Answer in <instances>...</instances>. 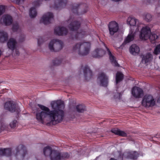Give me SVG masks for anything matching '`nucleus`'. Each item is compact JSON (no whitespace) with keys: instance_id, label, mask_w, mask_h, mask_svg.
<instances>
[{"instance_id":"obj_3","label":"nucleus","mask_w":160,"mask_h":160,"mask_svg":"<svg viewBox=\"0 0 160 160\" xmlns=\"http://www.w3.org/2000/svg\"><path fill=\"white\" fill-rule=\"evenodd\" d=\"M91 43L89 42H84L77 43L73 48L74 52H78L79 55L81 56L87 55L89 52Z\"/></svg>"},{"instance_id":"obj_20","label":"nucleus","mask_w":160,"mask_h":160,"mask_svg":"<svg viewBox=\"0 0 160 160\" xmlns=\"http://www.w3.org/2000/svg\"><path fill=\"white\" fill-rule=\"evenodd\" d=\"M104 45L107 49V51L109 56L110 60L112 64L115 66L119 67V65L117 62L115 58L112 54L109 49L107 47L105 43H104Z\"/></svg>"},{"instance_id":"obj_53","label":"nucleus","mask_w":160,"mask_h":160,"mask_svg":"<svg viewBox=\"0 0 160 160\" xmlns=\"http://www.w3.org/2000/svg\"><path fill=\"white\" fill-rule=\"evenodd\" d=\"M24 1V0H22V1Z\"/></svg>"},{"instance_id":"obj_27","label":"nucleus","mask_w":160,"mask_h":160,"mask_svg":"<svg viewBox=\"0 0 160 160\" xmlns=\"http://www.w3.org/2000/svg\"><path fill=\"white\" fill-rule=\"evenodd\" d=\"M8 39V33L4 31H0V42H4L7 41Z\"/></svg>"},{"instance_id":"obj_14","label":"nucleus","mask_w":160,"mask_h":160,"mask_svg":"<svg viewBox=\"0 0 160 160\" xmlns=\"http://www.w3.org/2000/svg\"><path fill=\"white\" fill-rule=\"evenodd\" d=\"M132 96L136 98H139L143 94V91L142 89L137 87H133L132 89Z\"/></svg>"},{"instance_id":"obj_46","label":"nucleus","mask_w":160,"mask_h":160,"mask_svg":"<svg viewBox=\"0 0 160 160\" xmlns=\"http://www.w3.org/2000/svg\"><path fill=\"white\" fill-rule=\"evenodd\" d=\"M116 94L118 95V96L117 97H116L115 95L114 96V98H118L120 99V97L121 96V94L120 93L117 92Z\"/></svg>"},{"instance_id":"obj_40","label":"nucleus","mask_w":160,"mask_h":160,"mask_svg":"<svg viewBox=\"0 0 160 160\" xmlns=\"http://www.w3.org/2000/svg\"><path fill=\"white\" fill-rule=\"evenodd\" d=\"M118 135L126 137L127 136V134L124 132L119 130Z\"/></svg>"},{"instance_id":"obj_19","label":"nucleus","mask_w":160,"mask_h":160,"mask_svg":"<svg viewBox=\"0 0 160 160\" xmlns=\"http://www.w3.org/2000/svg\"><path fill=\"white\" fill-rule=\"evenodd\" d=\"M105 54V51L102 48H98L95 49L92 53V57L95 58H100Z\"/></svg>"},{"instance_id":"obj_7","label":"nucleus","mask_w":160,"mask_h":160,"mask_svg":"<svg viewBox=\"0 0 160 160\" xmlns=\"http://www.w3.org/2000/svg\"><path fill=\"white\" fill-rule=\"evenodd\" d=\"M4 109L12 112H16L18 113L20 112V108L13 101H8L5 103Z\"/></svg>"},{"instance_id":"obj_51","label":"nucleus","mask_w":160,"mask_h":160,"mask_svg":"<svg viewBox=\"0 0 160 160\" xmlns=\"http://www.w3.org/2000/svg\"><path fill=\"white\" fill-rule=\"evenodd\" d=\"M71 21V17H70V19L68 20V21Z\"/></svg>"},{"instance_id":"obj_29","label":"nucleus","mask_w":160,"mask_h":160,"mask_svg":"<svg viewBox=\"0 0 160 160\" xmlns=\"http://www.w3.org/2000/svg\"><path fill=\"white\" fill-rule=\"evenodd\" d=\"M138 157V153L136 151L128 153L127 158L132 159H136Z\"/></svg>"},{"instance_id":"obj_25","label":"nucleus","mask_w":160,"mask_h":160,"mask_svg":"<svg viewBox=\"0 0 160 160\" xmlns=\"http://www.w3.org/2000/svg\"><path fill=\"white\" fill-rule=\"evenodd\" d=\"M152 58V55L149 53H148L142 56V62L143 63L146 64L150 62Z\"/></svg>"},{"instance_id":"obj_37","label":"nucleus","mask_w":160,"mask_h":160,"mask_svg":"<svg viewBox=\"0 0 160 160\" xmlns=\"http://www.w3.org/2000/svg\"><path fill=\"white\" fill-rule=\"evenodd\" d=\"M43 0H37L36 1H35L32 3V5L35 7L39 6L41 2Z\"/></svg>"},{"instance_id":"obj_12","label":"nucleus","mask_w":160,"mask_h":160,"mask_svg":"<svg viewBox=\"0 0 160 160\" xmlns=\"http://www.w3.org/2000/svg\"><path fill=\"white\" fill-rule=\"evenodd\" d=\"M13 22L12 17L10 15L8 14L3 15L1 19V22L2 24H4L6 26H9L11 25Z\"/></svg>"},{"instance_id":"obj_26","label":"nucleus","mask_w":160,"mask_h":160,"mask_svg":"<svg viewBox=\"0 0 160 160\" xmlns=\"http://www.w3.org/2000/svg\"><path fill=\"white\" fill-rule=\"evenodd\" d=\"M12 154L11 149V148H4L0 149V156H6L7 157H9L11 156Z\"/></svg>"},{"instance_id":"obj_36","label":"nucleus","mask_w":160,"mask_h":160,"mask_svg":"<svg viewBox=\"0 0 160 160\" xmlns=\"http://www.w3.org/2000/svg\"><path fill=\"white\" fill-rule=\"evenodd\" d=\"M62 62V61L61 60H58L57 59H56L55 60L53 61L52 62L53 65L58 66Z\"/></svg>"},{"instance_id":"obj_23","label":"nucleus","mask_w":160,"mask_h":160,"mask_svg":"<svg viewBox=\"0 0 160 160\" xmlns=\"http://www.w3.org/2000/svg\"><path fill=\"white\" fill-rule=\"evenodd\" d=\"M130 53L134 55H138L140 51L139 47L136 44H132L130 47Z\"/></svg>"},{"instance_id":"obj_24","label":"nucleus","mask_w":160,"mask_h":160,"mask_svg":"<svg viewBox=\"0 0 160 160\" xmlns=\"http://www.w3.org/2000/svg\"><path fill=\"white\" fill-rule=\"evenodd\" d=\"M56 150H52V148L50 146H48L45 147L43 149V153L45 156H50L51 160V157L52 155L53 152Z\"/></svg>"},{"instance_id":"obj_10","label":"nucleus","mask_w":160,"mask_h":160,"mask_svg":"<svg viewBox=\"0 0 160 160\" xmlns=\"http://www.w3.org/2000/svg\"><path fill=\"white\" fill-rule=\"evenodd\" d=\"M53 18V13L51 12H48L43 15L41 19L40 22H42L45 25L51 23L52 19Z\"/></svg>"},{"instance_id":"obj_4","label":"nucleus","mask_w":160,"mask_h":160,"mask_svg":"<svg viewBox=\"0 0 160 160\" xmlns=\"http://www.w3.org/2000/svg\"><path fill=\"white\" fill-rule=\"evenodd\" d=\"M141 103L144 107L152 108L155 105L156 100L152 95L146 94L143 98Z\"/></svg>"},{"instance_id":"obj_33","label":"nucleus","mask_w":160,"mask_h":160,"mask_svg":"<svg viewBox=\"0 0 160 160\" xmlns=\"http://www.w3.org/2000/svg\"><path fill=\"white\" fill-rule=\"evenodd\" d=\"M12 30L14 32H17L18 30H20L18 23V22L14 23L13 24L12 27Z\"/></svg>"},{"instance_id":"obj_15","label":"nucleus","mask_w":160,"mask_h":160,"mask_svg":"<svg viewBox=\"0 0 160 160\" xmlns=\"http://www.w3.org/2000/svg\"><path fill=\"white\" fill-rule=\"evenodd\" d=\"M54 31L55 33L59 36L66 35L68 32V29L64 27H56Z\"/></svg>"},{"instance_id":"obj_18","label":"nucleus","mask_w":160,"mask_h":160,"mask_svg":"<svg viewBox=\"0 0 160 160\" xmlns=\"http://www.w3.org/2000/svg\"><path fill=\"white\" fill-rule=\"evenodd\" d=\"M81 23L77 21H72L69 24L68 27L72 31H77L80 27Z\"/></svg>"},{"instance_id":"obj_9","label":"nucleus","mask_w":160,"mask_h":160,"mask_svg":"<svg viewBox=\"0 0 160 160\" xmlns=\"http://www.w3.org/2000/svg\"><path fill=\"white\" fill-rule=\"evenodd\" d=\"M98 79L100 82V85L104 87H107L108 84V77L104 72H101L99 74Z\"/></svg>"},{"instance_id":"obj_34","label":"nucleus","mask_w":160,"mask_h":160,"mask_svg":"<svg viewBox=\"0 0 160 160\" xmlns=\"http://www.w3.org/2000/svg\"><path fill=\"white\" fill-rule=\"evenodd\" d=\"M79 6V5L78 4H76L75 5H73L72 8V12L77 15H78V8Z\"/></svg>"},{"instance_id":"obj_5","label":"nucleus","mask_w":160,"mask_h":160,"mask_svg":"<svg viewBox=\"0 0 160 160\" xmlns=\"http://www.w3.org/2000/svg\"><path fill=\"white\" fill-rule=\"evenodd\" d=\"M63 43L58 39H53L50 42L48 47L49 49L52 52H58L63 48Z\"/></svg>"},{"instance_id":"obj_21","label":"nucleus","mask_w":160,"mask_h":160,"mask_svg":"<svg viewBox=\"0 0 160 160\" xmlns=\"http://www.w3.org/2000/svg\"><path fill=\"white\" fill-rule=\"evenodd\" d=\"M86 35V32L82 31L80 32H76L75 34L73 33L70 36V39L72 40L80 39L85 37Z\"/></svg>"},{"instance_id":"obj_52","label":"nucleus","mask_w":160,"mask_h":160,"mask_svg":"<svg viewBox=\"0 0 160 160\" xmlns=\"http://www.w3.org/2000/svg\"><path fill=\"white\" fill-rule=\"evenodd\" d=\"M159 58L160 59V56L159 57Z\"/></svg>"},{"instance_id":"obj_28","label":"nucleus","mask_w":160,"mask_h":160,"mask_svg":"<svg viewBox=\"0 0 160 160\" xmlns=\"http://www.w3.org/2000/svg\"><path fill=\"white\" fill-rule=\"evenodd\" d=\"M124 78V75L121 72H118L116 75V84H118L122 81Z\"/></svg>"},{"instance_id":"obj_48","label":"nucleus","mask_w":160,"mask_h":160,"mask_svg":"<svg viewBox=\"0 0 160 160\" xmlns=\"http://www.w3.org/2000/svg\"><path fill=\"white\" fill-rule=\"evenodd\" d=\"M157 102L158 103H160V97L158 98Z\"/></svg>"},{"instance_id":"obj_32","label":"nucleus","mask_w":160,"mask_h":160,"mask_svg":"<svg viewBox=\"0 0 160 160\" xmlns=\"http://www.w3.org/2000/svg\"><path fill=\"white\" fill-rule=\"evenodd\" d=\"M29 14L31 18H34L36 16L37 12L35 8L33 7L30 8Z\"/></svg>"},{"instance_id":"obj_49","label":"nucleus","mask_w":160,"mask_h":160,"mask_svg":"<svg viewBox=\"0 0 160 160\" xmlns=\"http://www.w3.org/2000/svg\"><path fill=\"white\" fill-rule=\"evenodd\" d=\"M87 11H88V8H87L86 9H85V10H84V12H83V13H82V14H84V13H85L86 12H87Z\"/></svg>"},{"instance_id":"obj_35","label":"nucleus","mask_w":160,"mask_h":160,"mask_svg":"<svg viewBox=\"0 0 160 160\" xmlns=\"http://www.w3.org/2000/svg\"><path fill=\"white\" fill-rule=\"evenodd\" d=\"M154 53L156 55L160 53V44L156 46L154 51Z\"/></svg>"},{"instance_id":"obj_50","label":"nucleus","mask_w":160,"mask_h":160,"mask_svg":"<svg viewBox=\"0 0 160 160\" xmlns=\"http://www.w3.org/2000/svg\"><path fill=\"white\" fill-rule=\"evenodd\" d=\"M110 160H117L115 159H114V158H111L110 159Z\"/></svg>"},{"instance_id":"obj_38","label":"nucleus","mask_w":160,"mask_h":160,"mask_svg":"<svg viewBox=\"0 0 160 160\" xmlns=\"http://www.w3.org/2000/svg\"><path fill=\"white\" fill-rule=\"evenodd\" d=\"M152 16L151 14L148 13L147 14L144 18L145 20L147 22H149L151 20Z\"/></svg>"},{"instance_id":"obj_31","label":"nucleus","mask_w":160,"mask_h":160,"mask_svg":"<svg viewBox=\"0 0 160 160\" xmlns=\"http://www.w3.org/2000/svg\"><path fill=\"white\" fill-rule=\"evenodd\" d=\"M127 21L128 24H129L130 26H134L138 21V20L133 18L129 17Z\"/></svg>"},{"instance_id":"obj_54","label":"nucleus","mask_w":160,"mask_h":160,"mask_svg":"<svg viewBox=\"0 0 160 160\" xmlns=\"http://www.w3.org/2000/svg\"><path fill=\"white\" fill-rule=\"evenodd\" d=\"M36 160H38L37 159Z\"/></svg>"},{"instance_id":"obj_43","label":"nucleus","mask_w":160,"mask_h":160,"mask_svg":"<svg viewBox=\"0 0 160 160\" xmlns=\"http://www.w3.org/2000/svg\"><path fill=\"white\" fill-rule=\"evenodd\" d=\"M43 42V40L41 37L38 39V43L39 46H40Z\"/></svg>"},{"instance_id":"obj_22","label":"nucleus","mask_w":160,"mask_h":160,"mask_svg":"<svg viewBox=\"0 0 160 160\" xmlns=\"http://www.w3.org/2000/svg\"><path fill=\"white\" fill-rule=\"evenodd\" d=\"M17 42L13 38H10L7 42V46L8 48L12 51H13L16 48V44Z\"/></svg>"},{"instance_id":"obj_30","label":"nucleus","mask_w":160,"mask_h":160,"mask_svg":"<svg viewBox=\"0 0 160 160\" xmlns=\"http://www.w3.org/2000/svg\"><path fill=\"white\" fill-rule=\"evenodd\" d=\"M77 111L78 112H83L86 111V106L84 104H79L77 105L76 108Z\"/></svg>"},{"instance_id":"obj_13","label":"nucleus","mask_w":160,"mask_h":160,"mask_svg":"<svg viewBox=\"0 0 160 160\" xmlns=\"http://www.w3.org/2000/svg\"><path fill=\"white\" fill-rule=\"evenodd\" d=\"M67 0H56L53 8L56 10L64 8L67 3Z\"/></svg>"},{"instance_id":"obj_45","label":"nucleus","mask_w":160,"mask_h":160,"mask_svg":"<svg viewBox=\"0 0 160 160\" xmlns=\"http://www.w3.org/2000/svg\"><path fill=\"white\" fill-rule=\"evenodd\" d=\"M25 40V36L23 34H21L20 36V38L19 39L20 42H23Z\"/></svg>"},{"instance_id":"obj_16","label":"nucleus","mask_w":160,"mask_h":160,"mask_svg":"<svg viewBox=\"0 0 160 160\" xmlns=\"http://www.w3.org/2000/svg\"><path fill=\"white\" fill-rule=\"evenodd\" d=\"M84 75L85 79L88 81L91 79L92 76V73L87 65H86L83 69Z\"/></svg>"},{"instance_id":"obj_8","label":"nucleus","mask_w":160,"mask_h":160,"mask_svg":"<svg viewBox=\"0 0 160 160\" xmlns=\"http://www.w3.org/2000/svg\"><path fill=\"white\" fill-rule=\"evenodd\" d=\"M69 157V155L67 152H64L61 154L58 151H55L51 157V160L64 159L68 158Z\"/></svg>"},{"instance_id":"obj_39","label":"nucleus","mask_w":160,"mask_h":160,"mask_svg":"<svg viewBox=\"0 0 160 160\" xmlns=\"http://www.w3.org/2000/svg\"><path fill=\"white\" fill-rule=\"evenodd\" d=\"M17 121L14 120L10 123V126L12 128H13L16 127L17 123Z\"/></svg>"},{"instance_id":"obj_41","label":"nucleus","mask_w":160,"mask_h":160,"mask_svg":"<svg viewBox=\"0 0 160 160\" xmlns=\"http://www.w3.org/2000/svg\"><path fill=\"white\" fill-rule=\"evenodd\" d=\"M119 130L118 128H113L111 129V131L113 133H114L115 134L118 135Z\"/></svg>"},{"instance_id":"obj_2","label":"nucleus","mask_w":160,"mask_h":160,"mask_svg":"<svg viewBox=\"0 0 160 160\" xmlns=\"http://www.w3.org/2000/svg\"><path fill=\"white\" fill-rule=\"evenodd\" d=\"M158 38V36L154 32H151L149 27L148 26L143 27L140 32V38L146 40L149 38L152 43H155L156 40Z\"/></svg>"},{"instance_id":"obj_47","label":"nucleus","mask_w":160,"mask_h":160,"mask_svg":"<svg viewBox=\"0 0 160 160\" xmlns=\"http://www.w3.org/2000/svg\"><path fill=\"white\" fill-rule=\"evenodd\" d=\"M16 53L17 55H19V52L17 50H16Z\"/></svg>"},{"instance_id":"obj_17","label":"nucleus","mask_w":160,"mask_h":160,"mask_svg":"<svg viewBox=\"0 0 160 160\" xmlns=\"http://www.w3.org/2000/svg\"><path fill=\"white\" fill-rule=\"evenodd\" d=\"M135 36L134 33H133V31H130L129 34L125 39L123 43L120 46V48H122L127 43L132 41L134 38Z\"/></svg>"},{"instance_id":"obj_44","label":"nucleus","mask_w":160,"mask_h":160,"mask_svg":"<svg viewBox=\"0 0 160 160\" xmlns=\"http://www.w3.org/2000/svg\"><path fill=\"white\" fill-rule=\"evenodd\" d=\"M7 128V126L3 123L1 124V129L2 130H4Z\"/></svg>"},{"instance_id":"obj_42","label":"nucleus","mask_w":160,"mask_h":160,"mask_svg":"<svg viewBox=\"0 0 160 160\" xmlns=\"http://www.w3.org/2000/svg\"><path fill=\"white\" fill-rule=\"evenodd\" d=\"M5 10V8L4 6H0V16L4 12Z\"/></svg>"},{"instance_id":"obj_1","label":"nucleus","mask_w":160,"mask_h":160,"mask_svg":"<svg viewBox=\"0 0 160 160\" xmlns=\"http://www.w3.org/2000/svg\"><path fill=\"white\" fill-rule=\"evenodd\" d=\"M51 105L53 109L52 110H50L48 108L44 106L38 104V105L40 108L45 112L41 111L37 113L36 117L39 122L43 123L44 119L48 115L50 120V124L55 125L61 122L64 118V113L61 109L64 108V103L61 100H58L52 102Z\"/></svg>"},{"instance_id":"obj_6","label":"nucleus","mask_w":160,"mask_h":160,"mask_svg":"<svg viewBox=\"0 0 160 160\" xmlns=\"http://www.w3.org/2000/svg\"><path fill=\"white\" fill-rule=\"evenodd\" d=\"M16 150L14 156L16 158L19 160L23 159L27 152L26 147L23 145L20 144L16 148Z\"/></svg>"},{"instance_id":"obj_11","label":"nucleus","mask_w":160,"mask_h":160,"mask_svg":"<svg viewBox=\"0 0 160 160\" xmlns=\"http://www.w3.org/2000/svg\"><path fill=\"white\" fill-rule=\"evenodd\" d=\"M109 33L111 35H113L118 30V25L115 21H112L108 25Z\"/></svg>"}]
</instances>
